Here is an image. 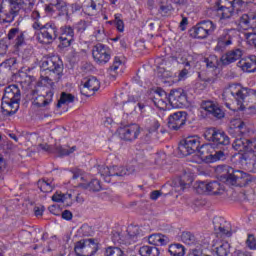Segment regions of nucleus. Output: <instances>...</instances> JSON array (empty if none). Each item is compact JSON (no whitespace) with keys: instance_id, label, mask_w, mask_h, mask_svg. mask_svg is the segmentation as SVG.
I'll use <instances>...</instances> for the list:
<instances>
[{"instance_id":"1","label":"nucleus","mask_w":256,"mask_h":256,"mask_svg":"<svg viewBox=\"0 0 256 256\" xmlns=\"http://www.w3.org/2000/svg\"><path fill=\"white\" fill-rule=\"evenodd\" d=\"M247 126L241 120H235L231 123L229 133L235 135H245ZM233 149L242 153L239 157L241 165L250 173H256V138H245L238 136L232 143Z\"/></svg>"},{"instance_id":"2","label":"nucleus","mask_w":256,"mask_h":256,"mask_svg":"<svg viewBox=\"0 0 256 256\" xmlns=\"http://www.w3.org/2000/svg\"><path fill=\"white\" fill-rule=\"evenodd\" d=\"M41 76L40 83L44 87H50L49 91H53L55 83L63 77V60L59 56L44 57L40 64Z\"/></svg>"},{"instance_id":"3","label":"nucleus","mask_w":256,"mask_h":256,"mask_svg":"<svg viewBox=\"0 0 256 256\" xmlns=\"http://www.w3.org/2000/svg\"><path fill=\"white\" fill-rule=\"evenodd\" d=\"M35 7V0H3L0 5V23H13L15 17L29 15Z\"/></svg>"},{"instance_id":"4","label":"nucleus","mask_w":256,"mask_h":256,"mask_svg":"<svg viewBox=\"0 0 256 256\" xmlns=\"http://www.w3.org/2000/svg\"><path fill=\"white\" fill-rule=\"evenodd\" d=\"M231 97L235 99L239 111H246L251 115L256 114V106H249L247 108L245 105L247 97H253V99H256V90L245 88L241 86V84H229L222 93V99L223 101H227L228 99H231Z\"/></svg>"},{"instance_id":"5","label":"nucleus","mask_w":256,"mask_h":256,"mask_svg":"<svg viewBox=\"0 0 256 256\" xmlns=\"http://www.w3.org/2000/svg\"><path fill=\"white\" fill-rule=\"evenodd\" d=\"M204 138L209 143H212L214 149H219L212 154L210 163H215V161H225V151L227 146L231 145V139L225 133V131L212 127L207 128L204 132Z\"/></svg>"},{"instance_id":"6","label":"nucleus","mask_w":256,"mask_h":256,"mask_svg":"<svg viewBox=\"0 0 256 256\" xmlns=\"http://www.w3.org/2000/svg\"><path fill=\"white\" fill-rule=\"evenodd\" d=\"M19 103H21V90L19 86L12 84L4 89L2 97L1 109L3 115L11 117L19 111Z\"/></svg>"},{"instance_id":"7","label":"nucleus","mask_w":256,"mask_h":256,"mask_svg":"<svg viewBox=\"0 0 256 256\" xmlns=\"http://www.w3.org/2000/svg\"><path fill=\"white\" fill-rule=\"evenodd\" d=\"M217 171L218 173H222L221 177L226 179V181H229L232 185L247 187V185L253 183V176L230 166H218Z\"/></svg>"},{"instance_id":"8","label":"nucleus","mask_w":256,"mask_h":256,"mask_svg":"<svg viewBox=\"0 0 256 256\" xmlns=\"http://www.w3.org/2000/svg\"><path fill=\"white\" fill-rule=\"evenodd\" d=\"M32 28L35 31H40V35L38 36L39 43L50 45V43H53V41L59 38V28H57V24L53 21L47 22L44 25L34 22Z\"/></svg>"},{"instance_id":"9","label":"nucleus","mask_w":256,"mask_h":256,"mask_svg":"<svg viewBox=\"0 0 256 256\" xmlns=\"http://www.w3.org/2000/svg\"><path fill=\"white\" fill-rule=\"evenodd\" d=\"M249 2V0H217L215 2L214 13L218 15L219 19H229L233 15V11L237 5Z\"/></svg>"},{"instance_id":"10","label":"nucleus","mask_w":256,"mask_h":256,"mask_svg":"<svg viewBox=\"0 0 256 256\" xmlns=\"http://www.w3.org/2000/svg\"><path fill=\"white\" fill-rule=\"evenodd\" d=\"M74 251L77 256H93L99 251V245L95 239H82L75 243Z\"/></svg>"},{"instance_id":"11","label":"nucleus","mask_w":256,"mask_h":256,"mask_svg":"<svg viewBox=\"0 0 256 256\" xmlns=\"http://www.w3.org/2000/svg\"><path fill=\"white\" fill-rule=\"evenodd\" d=\"M217 45L214 48V51L218 53H223L227 51L228 47L233 45V30L220 28L217 31Z\"/></svg>"},{"instance_id":"12","label":"nucleus","mask_w":256,"mask_h":256,"mask_svg":"<svg viewBox=\"0 0 256 256\" xmlns=\"http://www.w3.org/2000/svg\"><path fill=\"white\" fill-rule=\"evenodd\" d=\"M92 57L97 65H107L111 61V48L98 43L92 49Z\"/></svg>"},{"instance_id":"13","label":"nucleus","mask_w":256,"mask_h":256,"mask_svg":"<svg viewBox=\"0 0 256 256\" xmlns=\"http://www.w3.org/2000/svg\"><path fill=\"white\" fill-rule=\"evenodd\" d=\"M199 145H201L199 137L190 136L179 144L178 151L183 157H189V155H193V153L199 149Z\"/></svg>"},{"instance_id":"14","label":"nucleus","mask_w":256,"mask_h":256,"mask_svg":"<svg viewBox=\"0 0 256 256\" xmlns=\"http://www.w3.org/2000/svg\"><path fill=\"white\" fill-rule=\"evenodd\" d=\"M196 191L199 195H203V193H207L208 195H221L223 193V185L219 183V181L198 182L196 185Z\"/></svg>"},{"instance_id":"15","label":"nucleus","mask_w":256,"mask_h":256,"mask_svg":"<svg viewBox=\"0 0 256 256\" xmlns=\"http://www.w3.org/2000/svg\"><path fill=\"white\" fill-rule=\"evenodd\" d=\"M100 87L101 83L99 82L97 77L90 76L82 81L80 93L85 97H92V95H95V91H99Z\"/></svg>"},{"instance_id":"16","label":"nucleus","mask_w":256,"mask_h":256,"mask_svg":"<svg viewBox=\"0 0 256 256\" xmlns=\"http://www.w3.org/2000/svg\"><path fill=\"white\" fill-rule=\"evenodd\" d=\"M58 40L62 47H71L75 41V28L71 25H63L58 32Z\"/></svg>"},{"instance_id":"17","label":"nucleus","mask_w":256,"mask_h":256,"mask_svg":"<svg viewBox=\"0 0 256 256\" xmlns=\"http://www.w3.org/2000/svg\"><path fill=\"white\" fill-rule=\"evenodd\" d=\"M213 225L217 237H231L233 235L231 223L225 220V218L215 217L213 219Z\"/></svg>"},{"instance_id":"18","label":"nucleus","mask_w":256,"mask_h":256,"mask_svg":"<svg viewBox=\"0 0 256 256\" xmlns=\"http://www.w3.org/2000/svg\"><path fill=\"white\" fill-rule=\"evenodd\" d=\"M168 101L174 109L185 107V105H187V94H185V91L181 88L171 90L168 96Z\"/></svg>"},{"instance_id":"19","label":"nucleus","mask_w":256,"mask_h":256,"mask_svg":"<svg viewBox=\"0 0 256 256\" xmlns=\"http://www.w3.org/2000/svg\"><path fill=\"white\" fill-rule=\"evenodd\" d=\"M187 123V112L178 111L171 114L168 118V127L171 131H179Z\"/></svg>"},{"instance_id":"20","label":"nucleus","mask_w":256,"mask_h":256,"mask_svg":"<svg viewBox=\"0 0 256 256\" xmlns=\"http://www.w3.org/2000/svg\"><path fill=\"white\" fill-rule=\"evenodd\" d=\"M141 134V127L139 124H130L119 128V135L123 141H135Z\"/></svg>"},{"instance_id":"21","label":"nucleus","mask_w":256,"mask_h":256,"mask_svg":"<svg viewBox=\"0 0 256 256\" xmlns=\"http://www.w3.org/2000/svg\"><path fill=\"white\" fill-rule=\"evenodd\" d=\"M40 148L42 151H46L47 153H57L60 157L65 155H71V153H75L77 151V146H73L70 149L63 148L61 145H56L54 148L49 146V144H40Z\"/></svg>"},{"instance_id":"22","label":"nucleus","mask_w":256,"mask_h":256,"mask_svg":"<svg viewBox=\"0 0 256 256\" xmlns=\"http://www.w3.org/2000/svg\"><path fill=\"white\" fill-rule=\"evenodd\" d=\"M241 57H243V50L235 48L223 54L220 61L222 65H231V63H235V61H239Z\"/></svg>"},{"instance_id":"23","label":"nucleus","mask_w":256,"mask_h":256,"mask_svg":"<svg viewBox=\"0 0 256 256\" xmlns=\"http://www.w3.org/2000/svg\"><path fill=\"white\" fill-rule=\"evenodd\" d=\"M8 41H12L15 49H19L25 43V34L19 28H12L7 35Z\"/></svg>"},{"instance_id":"24","label":"nucleus","mask_w":256,"mask_h":256,"mask_svg":"<svg viewBox=\"0 0 256 256\" xmlns=\"http://www.w3.org/2000/svg\"><path fill=\"white\" fill-rule=\"evenodd\" d=\"M201 107L216 119H223L225 117V112L219 106H217L213 101H202Z\"/></svg>"},{"instance_id":"25","label":"nucleus","mask_w":256,"mask_h":256,"mask_svg":"<svg viewBox=\"0 0 256 256\" xmlns=\"http://www.w3.org/2000/svg\"><path fill=\"white\" fill-rule=\"evenodd\" d=\"M55 95V92L53 90L46 91L45 95H39L36 96L35 100L32 102V105L34 107H47L49 104L53 102V96Z\"/></svg>"},{"instance_id":"26","label":"nucleus","mask_w":256,"mask_h":256,"mask_svg":"<svg viewBox=\"0 0 256 256\" xmlns=\"http://www.w3.org/2000/svg\"><path fill=\"white\" fill-rule=\"evenodd\" d=\"M143 239V232L139 229V226H129L127 228V239L130 243H137V241H141Z\"/></svg>"},{"instance_id":"27","label":"nucleus","mask_w":256,"mask_h":256,"mask_svg":"<svg viewBox=\"0 0 256 256\" xmlns=\"http://www.w3.org/2000/svg\"><path fill=\"white\" fill-rule=\"evenodd\" d=\"M213 144H203L200 148L197 149V155L201 161H206V163H211V157H213Z\"/></svg>"},{"instance_id":"28","label":"nucleus","mask_w":256,"mask_h":256,"mask_svg":"<svg viewBox=\"0 0 256 256\" xmlns=\"http://www.w3.org/2000/svg\"><path fill=\"white\" fill-rule=\"evenodd\" d=\"M148 242L150 245H154V247H163L169 245V237L163 234H152L148 237Z\"/></svg>"},{"instance_id":"29","label":"nucleus","mask_w":256,"mask_h":256,"mask_svg":"<svg viewBox=\"0 0 256 256\" xmlns=\"http://www.w3.org/2000/svg\"><path fill=\"white\" fill-rule=\"evenodd\" d=\"M191 183H193V178L189 174H183L174 180V186L179 187L181 191L189 189Z\"/></svg>"},{"instance_id":"30","label":"nucleus","mask_w":256,"mask_h":256,"mask_svg":"<svg viewBox=\"0 0 256 256\" xmlns=\"http://www.w3.org/2000/svg\"><path fill=\"white\" fill-rule=\"evenodd\" d=\"M240 25L244 27V29H256V14L250 16L243 14L240 17Z\"/></svg>"},{"instance_id":"31","label":"nucleus","mask_w":256,"mask_h":256,"mask_svg":"<svg viewBox=\"0 0 256 256\" xmlns=\"http://www.w3.org/2000/svg\"><path fill=\"white\" fill-rule=\"evenodd\" d=\"M239 65L242 71L246 73H255L256 71V56H250L248 61H240Z\"/></svg>"},{"instance_id":"32","label":"nucleus","mask_w":256,"mask_h":256,"mask_svg":"<svg viewBox=\"0 0 256 256\" xmlns=\"http://www.w3.org/2000/svg\"><path fill=\"white\" fill-rule=\"evenodd\" d=\"M139 253L141 256H159L161 252L159 251V248H157V246L144 245L140 247Z\"/></svg>"},{"instance_id":"33","label":"nucleus","mask_w":256,"mask_h":256,"mask_svg":"<svg viewBox=\"0 0 256 256\" xmlns=\"http://www.w3.org/2000/svg\"><path fill=\"white\" fill-rule=\"evenodd\" d=\"M74 101H75V96L73 94L62 92L56 107L57 109H61L62 105H69V103H73Z\"/></svg>"},{"instance_id":"34","label":"nucleus","mask_w":256,"mask_h":256,"mask_svg":"<svg viewBox=\"0 0 256 256\" xmlns=\"http://www.w3.org/2000/svg\"><path fill=\"white\" fill-rule=\"evenodd\" d=\"M193 33L191 34L194 39H207L208 34L205 32V28L201 25V22L198 23L195 27L192 28Z\"/></svg>"},{"instance_id":"35","label":"nucleus","mask_w":256,"mask_h":256,"mask_svg":"<svg viewBox=\"0 0 256 256\" xmlns=\"http://www.w3.org/2000/svg\"><path fill=\"white\" fill-rule=\"evenodd\" d=\"M168 252L172 256H185V246L179 243L171 244L168 248Z\"/></svg>"},{"instance_id":"36","label":"nucleus","mask_w":256,"mask_h":256,"mask_svg":"<svg viewBox=\"0 0 256 256\" xmlns=\"http://www.w3.org/2000/svg\"><path fill=\"white\" fill-rule=\"evenodd\" d=\"M200 25L204 27V31L206 32V35H213L215 31L217 30V24L211 20H203L200 22Z\"/></svg>"},{"instance_id":"37","label":"nucleus","mask_w":256,"mask_h":256,"mask_svg":"<svg viewBox=\"0 0 256 256\" xmlns=\"http://www.w3.org/2000/svg\"><path fill=\"white\" fill-rule=\"evenodd\" d=\"M216 255L227 256L231 251V244L229 242H221L216 248Z\"/></svg>"},{"instance_id":"38","label":"nucleus","mask_w":256,"mask_h":256,"mask_svg":"<svg viewBox=\"0 0 256 256\" xmlns=\"http://www.w3.org/2000/svg\"><path fill=\"white\" fill-rule=\"evenodd\" d=\"M75 29L77 33L83 34L85 31H89L91 29V21L89 20H80L75 24Z\"/></svg>"},{"instance_id":"39","label":"nucleus","mask_w":256,"mask_h":256,"mask_svg":"<svg viewBox=\"0 0 256 256\" xmlns=\"http://www.w3.org/2000/svg\"><path fill=\"white\" fill-rule=\"evenodd\" d=\"M191 56L187 54L186 52H182L176 57L177 63L180 65H184V67H188V69H191Z\"/></svg>"},{"instance_id":"40","label":"nucleus","mask_w":256,"mask_h":256,"mask_svg":"<svg viewBox=\"0 0 256 256\" xmlns=\"http://www.w3.org/2000/svg\"><path fill=\"white\" fill-rule=\"evenodd\" d=\"M105 256H127L125 251L117 246H109L105 249Z\"/></svg>"},{"instance_id":"41","label":"nucleus","mask_w":256,"mask_h":256,"mask_svg":"<svg viewBox=\"0 0 256 256\" xmlns=\"http://www.w3.org/2000/svg\"><path fill=\"white\" fill-rule=\"evenodd\" d=\"M37 185L42 193H51L53 191V183L49 182V180H39Z\"/></svg>"},{"instance_id":"42","label":"nucleus","mask_w":256,"mask_h":256,"mask_svg":"<svg viewBox=\"0 0 256 256\" xmlns=\"http://www.w3.org/2000/svg\"><path fill=\"white\" fill-rule=\"evenodd\" d=\"M122 109L126 115H131L137 109V103L133 100H128L123 103Z\"/></svg>"},{"instance_id":"43","label":"nucleus","mask_w":256,"mask_h":256,"mask_svg":"<svg viewBox=\"0 0 256 256\" xmlns=\"http://www.w3.org/2000/svg\"><path fill=\"white\" fill-rule=\"evenodd\" d=\"M53 6L58 11V15L60 17H63V15L68 14L67 2H65L64 0H58L57 3Z\"/></svg>"},{"instance_id":"44","label":"nucleus","mask_w":256,"mask_h":256,"mask_svg":"<svg viewBox=\"0 0 256 256\" xmlns=\"http://www.w3.org/2000/svg\"><path fill=\"white\" fill-rule=\"evenodd\" d=\"M204 62L206 63V67L208 69H217L219 67V58L215 55H210L205 58Z\"/></svg>"},{"instance_id":"45","label":"nucleus","mask_w":256,"mask_h":256,"mask_svg":"<svg viewBox=\"0 0 256 256\" xmlns=\"http://www.w3.org/2000/svg\"><path fill=\"white\" fill-rule=\"evenodd\" d=\"M72 197H73V195H71L69 193L63 194V193L56 192L52 196V201H54L55 203H66L67 199H71Z\"/></svg>"},{"instance_id":"46","label":"nucleus","mask_w":256,"mask_h":256,"mask_svg":"<svg viewBox=\"0 0 256 256\" xmlns=\"http://www.w3.org/2000/svg\"><path fill=\"white\" fill-rule=\"evenodd\" d=\"M181 241L186 245H195V235L191 232H182Z\"/></svg>"},{"instance_id":"47","label":"nucleus","mask_w":256,"mask_h":256,"mask_svg":"<svg viewBox=\"0 0 256 256\" xmlns=\"http://www.w3.org/2000/svg\"><path fill=\"white\" fill-rule=\"evenodd\" d=\"M97 171L101 175V177H104V181L107 183L111 182V179L109 178V167L105 165H98Z\"/></svg>"},{"instance_id":"48","label":"nucleus","mask_w":256,"mask_h":256,"mask_svg":"<svg viewBox=\"0 0 256 256\" xmlns=\"http://www.w3.org/2000/svg\"><path fill=\"white\" fill-rule=\"evenodd\" d=\"M173 11V6L171 4H160L158 13L162 15V17H167V15H171V12Z\"/></svg>"},{"instance_id":"49","label":"nucleus","mask_w":256,"mask_h":256,"mask_svg":"<svg viewBox=\"0 0 256 256\" xmlns=\"http://www.w3.org/2000/svg\"><path fill=\"white\" fill-rule=\"evenodd\" d=\"M112 241L113 243H119L120 245H127V243H131L130 241H127V239H125L119 232H115L112 235Z\"/></svg>"},{"instance_id":"50","label":"nucleus","mask_w":256,"mask_h":256,"mask_svg":"<svg viewBox=\"0 0 256 256\" xmlns=\"http://www.w3.org/2000/svg\"><path fill=\"white\" fill-rule=\"evenodd\" d=\"M90 191H101V181L97 179H92L87 186Z\"/></svg>"},{"instance_id":"51","label":"nucleus","mask_w":256,"mask_h":256,"mask_svg":"<svg viewBox=\"0 0 256 256\" xmlns=\"http://www.w3.org/2000/svg\"><path fill=\"white\" fill-rule=\"evenodd\" d=\"M125 175H131V170L127 167L116 166V177H125Z\"/></svg>"},{"instance_id":"52","label":"nucleus","mask_w":256,"mask_h":256,"mask_svg":"<svg viewBox=\"0 0 256 256\" xmlns=\"http://www.w3.org/2000/svg\"><path fill=\"white\" fill-rule=\"evenodd\" d=\"M117 31H119L120 33H123V31H125V23H123V20H121V18H118L117 15H115V20L113 21Z\"/></svg>"},{"instance_id":"53","label":"nucleus","mask_w":256,"mask_h":256,"mask_svg":"<svg viewBox=\"0 0 256 256\" xmlns=\"http://www.w3.org/2000/svg\"><path fill=\"white\" fill-rule=\"evenodd\" d=\"M15 65H17V58L13 57L2 63L0 67H5V69L8 67V71H11V67H15Z\"/></svg>"},{"instance_id":"54","label":"nucleus","mask_w":256,"mask_h":256,"mask_svg":"<svg viewBox=\"0 0 256 256\" xmlns=\"http://www.w3.org/2000/svg\"><path fill=\"white\" fill-rule=\"evenodd\" d=\"M152 101L155 107H158V109H165V107H167V102L165 101V98L155 99V97H153Z\"/></svg>"},{"instance_id":"55","label":"nucleus","mask_w":256,"mask_h":256,"mask_svg":"<svg viewBox=\"0 0 256 256\" xmlns=\"http://www.w3.org/2000/svg\"><path fill=\"white\" fill-rule=\"evenodd\" d=\"M38 95H39V90L34 88V89H31V90H28V92L26 94V98L28 99V101H32V103H33V101L35 99H37Z\"/></svg>"},{"instance_id":"56","label":"nucleus","mask_w":256,"mask_h":256,"mask_svg":"<svg viewBox=\"0 0 256 256\" xmlns=\"http://www.w3.org/2000/svg\"><path fill=\"white\" fill-rule=\"evenodd\" d=\"M9 50V43L7 39L0 40V55H7V51Z\"/></svg>"},{"instance_id":"57","label":"nucleus","mask_w":256,"mask_h":256,"mask_svg":"<svg viewBox=\"0 0 256 256\" xmlns=\"http://www.w3.org/2000/svg\"><path fill=\"white\" fill-rule=\"evenodd\" d=\"M246 39H247V42L251 45V47L256 48V33L255 32L246 33Z\"/></svg>"},{"instance_id":"58","label":"nucleus","mask_w":256,"mask_h":256,"mask_svg":"<svg viewBox=\"0 0 256 256\" xmlns=\"http://www.w3.org/2000/svg\"><path fill=\"white\" fill-rule=\"evenodd\" d=\"M246 245L249 249H256V240L253 234H249L246 240Z\"/></svg>"},{"instance_id":"59","label":"nucleus","mask_w":256,"mask_h":256,"mask_svg":"<svg viewBox=\"0 0 256 256\" xmlns=\"http://www.w3.org/2000/svg\"><path fill=\"white\" fill-rule=\"evenodd\" d=\"M123 62L121 61V58L119 56H116L114 58L113 64L110 66V71H117L119 69V66L122 65Z\"/></svg>"},{"instance_id":"60","label":"nucleus","mask_w":256,"mask_h":256,"mask_svg":"<svg viewBox=\"0 0 256 256\" xmlns=\"http://www.w3.org/2000/svg\"><path fill=\"white\" fill-rule=\"evenodd\" d=\"M103 0H90V7L93 11H97V9H101L103 7Z\"/></svg>"},{"instance_id":"61","label":"nucleus","mask_w":256,"mask_h":256,"mask_svg":"<svg viewBox=\"0 0 256 256\" xmlns=\"http://www.w3.org/2000/svg\"><path fill=\"white\" fill-rule=\"evenodd\" d=\"M159 127H161V123L159 122V120H152L151 126L149 128V133H155L159 129Z\"/></svg>"},{"instance_id":"62","label":"nucleus","mask_w":256,"mask_h":256,"mask_svg":"<svg viewBox=\"0 0 256 256\" xmlns=\"http://www.w3.org/2000/svg\"><path fill=\"white\" fill-rule=\"evenodd\" d=\"M154 97H155V99H159V98L167 99V92H165L162 89H157L154 92Z\"/></svg>"},{"instance_id":"63","label":"nucleus","mask_w":256,"mask_h":256,"mask_svg":"<svg viewBox=\"0 0 256 256\" xmlns=\"http://www.w3.org/2000/svg\"><path fill=\"white\" fill-rule=\"evenodd\" d=\"M207 254H204L202 250L199 249H192L187 256H206Z\"/></svg>"},{"instance_id":"64","label":"nucleus","mask_w":256,"mask_h":256,"mask_svg":"<svg viewBox=\"0 0 256 256\" xmlns=\"http://www.w3.org/2000/svg\"><path fill=\"white\" fill-rule=\"evenodd\" d=\"M95 37L97 41H103V39H105V30H97L95 33Z\"/></svg>"}]
</instances>
